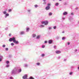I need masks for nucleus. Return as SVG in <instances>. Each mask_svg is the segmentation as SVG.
Returning a JSON list of instances; mask_svg holds the SVG:
<instances>
[{
  "mask_svg": "<svg viewBox=\"0 0 79 79\" xmlns=\"http://www.w3.org/2000/svg\"><path fill=\"white\" fill-rule=\"evenodd\" d=\"M77 9H78V8L77 7H76L75 8V10H77Z\"/></svg>",
  "mask_w": 79,
  "mask_h": 79,
  "instance_id": "53",
  "label": "nucleus"
},
{
  "mask_svg": "<svg viewBox=\"0 0 79 79\" xmlns=\"http://www.w3.org/2000/svg\"><path fill=\"white\" fill-rule=\"evenodd\" d=\"M18 72V67H15L11 71V75H15L16 73Z\"/></svg>",
  "mask_w": 79,
  "mask_h": 79,
  "instance_id": "2",
  "label": "nucleus"
},
{
  "mask_svg": "<svg viewBox=\"0 0 79 79\" xmlns=\"http://www.w3.org/2000/svg\"><path fill=\"white\" fill-rule=\"evenodd\" d=\"M62 40H64L65 39V37H63L62 38Z\"/></svg>",
  "mask_w": 79,
  "mask_h": 79,
  "instance_id": "33",
  "label": "nucleus"
},
{
  "mask_svg": "<svg viewBox=\"0 0 79 79\" xmlns=\"http://www.w3.org/2000/svg\"><path fill=\"white\" fill-rule=\"evenodd\" d=\"M44 25H41L40 26V28L44 27Z\"/></svg>",
  "mask_w": 79,
  "mask_h": 79,
  "instance_id": "16",
  "label": "nucleus"
},
{
  "mask_svg": "<svg viewBox=\"0 0 79 79\" xmlns=\"http://www.w3.org/2000/svg\"><path fill=\"white\" fill-rule=\"evenodd\" d=\"M50 6V3H48V6Z\"/></svg>",
  "mask_w": 79,
  "mask_h": 79,
  "instance_id": "42",
  "label": "nucleus"
},
{
  "mask_svg": "<svg viewBox=\"0 0 79 79\" xmlns=\"http://www.w3.org/2000/svg\"><path fill=\"white\" fill-rule=\"evenodd\" d=\"M77 69H78V70H79V66H78V67H77Z\"/></svg>",
  "mask_w": 79,
  "mask_h": 79,
  "instance_id": "56",
  "label": "nucleus"
},
{
  "mask_svg": "<svg viewBox=\"0 0 79 79\" xmlns=\"http://www.w3.org/2000/svg\"><path fill=\"white\" fill-rule=\"evenodd\" d=\"M42 48H45V45L42 46Z\"/></svg>",
  "mask_w": 79,
  "mask_h": 79,
  "instance_id": "45",
  "label": "nucleus"
},
{
  "mask_svg": "<svg viewBox=\"0 0 79 79\" xmlns=\"http://www.w3.org/2000/svg\"><path fill=\"white\" fill-rule=\"evenodd\" d=\"M53 28L54 29H56V26H54Z\"/></svg>",
  "mask_w": 79,
  "mask_h": 79,
  "instance_id": "28",
  "label": "nucleus"
},
{
  "mask_svg": "<svg viewBox=\"0 0 79 79\" xmlns=\"http://www.w3.org/2000/svg\"><path fill=\"white\" fill-rule=\"evenodd\" d=\"M44 43L45 44H47V41H45Z\"/></svg>",
  "mask_w": 79,
  "mask_h": 79,
  "instance_id": "44",
  "label": "nucleus"
},
{
  "mask_svg": "<svg viewBox=\"0 0 79 79\" xmlns=\"http://www.w3.org/2000/svg\"><path fill=\"white\" fill-rule=\"evenodd\" d=\"M25 60H26V59H25Z\"/></svg>",
  "mask_w": 79,
  "mask_h": 79,
  "instance_id": "60",
  "label": "nucleus"
},
{
  "mask_svg": "<svg viewBox=\"0 0 79 79\" xmlns=\"http://www.w3.org/2000/svg\"><path fill=\"white\" fill-rule=\"evenodd\" d=\"M9 58H11L12 57V55H10L9 56Z\"/></svg>",
  "mask_w": 79,
  "mask_h": 79,
  "instance_id": "32",
  "label": "nucleus"
},
{
  "mask_svg": "<svg viewBox=\"0 0 79 79\" xmlns=\"http://www.w3.org/2000/svg\"><path fill=\"white\" fill-rule=\"evenodd\" d=\"M22 71V70L21 69H19L18 70V73H21Z\"/></svg>",
  "mask_w": 79,
  "mask_h": 79,
  "instance_id": "15",
  "label": "nucleus"
},
{
  "mask_svg": "<svg viewBox=\"0 0 79 79\" xmlns=\"http://www.w3.org/2000/svg\"><path fill=\"white\" fill-rule=\"evenodd\" d=\"M6 63L7 64H9L10 63V61L8 60H7L6 61Z\"/></svg>",
  "mask_w": 79,
  "mask_h": 79,
  "instance_id": "26",
  "label": "nucleus"
},
{
  "mask_svg": "<svg viewBox=\"0 0 79 79\" xmlns=\"http://www.w3.org/2000/svg\"><path fill=\"white\" fill-rule=\"evenodd\" d=\"M48 15L49 16H52V13L50 12L49 13Z\"/></svg>",
  "mask_w": 79,
  "mask_h": 79,
  "instance_id": "19",
  "label": "nucleus"
},
{
  "mask_svg": "<svg viewBox=\"0 0 79 79\" xmlns=\"http://www.w3.org/2000/svg\"><path fill=\"white\" fill-rule=\"evenodd\" d=\"M3 14H4V15H6V11H4L3 12Z\"/></svg>",
  "mask_w": 79,
  "mask_h": 79,
  "instance_id": "20",
  "label": "nucleus"
},
{
  "mask_svg": "<svg viewBox=\"0 0 79 79\" xmlns=\"http://www.w3.org/2000/svg\"><path fill=\"white\" fill-rule=\"evenodd\" d=\"M68 45H70V43H69V42H68Z\"/></svg>",
  "mask_w": 79,
  "mask_h": 79,
  "instance_id": "50",
  "label": "nucleus"
},
{
  "mask_svg": "<svg viewBox=\"0 0 79 79\" xmlns=\"http://www.w3.org/2000/svg\"><path fill=\"white\" fill-rule=\"evenodd\" d=\"M64 61H66V59H64Z\"/></svg>",
  "mask_w": 79,
  "mask_h": 79,
  "instance_id": "47",
  "label": "nucleus"
},
{
  "mask_svg": "<svg viewBox=\"0 0 79 79\" xmlns=\"http://www.w3.org/2000/svg\"><path fill=\"white\" fill-rule=\"evenodd\" d=\"M6 46V45H5L3 44L2 45V47L5 48V47Z\"/></svg>",
  "mask_w": 79,
  "mask_h": 79,
  "instance_id": "40",
  "label": "nucleus"
},
{
  "mask_svg": "<svg viewBox=\"0 0 79 79\" xmlns=\"http://www.w3.org/2000/svg\"><path fill=\"white\" fill-rule=\"evenodd\" d=\"M63 15H68V12H65L63 13Z\"/></svg>",
  "mask_w": 79,
  "mask_h": 79,
  "instance_id": "12",
  "label": "nucleus"
},
{
  "mask_svg": "<svg viewBox=\"0 0 79 79\" xmlns=\"http://www.w3.org/2000/svg\"><path fill=\"white\" fill-rule=\"evenodd\" d=\"M30 79H34V78L33 77H30Z\"/></svg>",
  "mask_w": 79,
  "mask_h": 79,
  "instance_id": "39",
  "label": "nucleus"
},
{
  "mask_svg": "<svg viewBox=\"0 0 79 79\" xmlns=\"http://www.w3.org/2000/svg\"><path fill=\"white\" fill-rule=\"evenodd\" d=\"M36 65L38 66H39L40 64V63H37L36 64Z\"/></svg>",
  "mask_w": 79,
  "mask_h": 79,
  "instance_id": "25",
  "label": "nucleus"
},
{
  "mask_svg": "<svg viewBox=\"0 0 79 79\" xmlns=\"http://www.w3.org/2000/svg\"><path fill=\"white\" fill-rule=\"evenodd\" d=\"M48 30H51V29H52V27H48Z\"/></svg>",
  "mask_w": 79,
  "mask_h": 79,
  "instance_id": "29",
  "label": "nucleus"
},
{
  "mask_svg": "<svg viewBox=\"0 0 79 79\" xmlns=\"http://www.w3.org/2000/svg\"><path fill=\"white\" fill-rule=\"evenodd\" d=\"M56 39H57V40H58V39H60V37L58 36H57L56 37Z\"/></svg>",
  "mask_w": 79,
  "mask_h": 79,
  "instance_id": "21",
  "label": "nucleus"
},
{
  "mask_svg": "<svg viewBox=\"0 0 79 79\" xmlns=\"http://www.w3.org/2000/svg\"><path fill=\"white\" fill-rule=\"evenodd\" d=\"M77 49H75L74 50L75 52H77Z\"/></svg>",
  "mask_w": 79,
  "mask_h": 79,
  "instance_id": "48",
  "label": "nucleus"
},
{
  "mask_svg": "<svg viewBox=\"0 0 79 79\" xmlns=\"http://www.w3.org/2000/svg\"><path fill=\"white\" fill-rule=\"evenodd\" d=\"M3 56H0V62H1L2 61V60H3Z\"/></svg>",
  "mask_w": 79,
  "mask_h": 79,
  "instance_id": "7",
  "label": "nucleus"
},
{
  "mask_svg": "<svg viewBox=\"0 0 79 79\" xmlns=\"http://www.w3.org/2000/svg\"><path fill=\"white\" fill-rule=\"evenodd\" d=\"M27 79H28V78H27Z\"/></svg>",
  "mask_w": 79,
  "mask_h": 79,
  "instance_id": "59",
  "label": "nucleus"
},
{
  "mask_svg": "<svg viewBox=\"0 0 79 79\" xmlns=\"http://www.w3.org/2000/svg\"><path fill=\"white\" fill-rule=\"evenodd\" d=\"M55 5L56 6H58V5H59V3L58 2H57L55 4Z\"/></svg>",
  "mask_w": 79,
  "mask_h": 79,
  "instance_id": "22",
  "label": "nucleus"
},
{
  "mask_svg": "<svg viewBox=\"0 0 79 79\" xmlns=\"http://www.w3.org/2000/svg\"><path fill=\"white\" fill-rule=\"evenodd\" d=\"M10 66V65L9 64H7L6 66V68H8Z\"/></svg>",
  "mask_w": 79,
  "mask_h": 79,
  "instance_id": "34",
  "label": "nucleus"
},
{
  "mask_svg": "<svg viewBox=\"0 0 79 79\" xmlns=\"http://www.w3.org/2000/svg\"><path fill=\"white\" fill-rule=\"evenodd\" d=\"M62 33H64V31H63L62 32Z\"/></svg>",
  "mask_w": 79,
  "mask_h": 79,
  "instance_id": "55",
  "label": "nucleus"
},
{
  "mask_svg": "<svg viewBox=\"0 0 79 79\" xmlns=\"http://www.w3.org/2000/svg\"><path fill=\"white\" fill-rule=\"evenodd\" d=\"M8 11V12H11V11H12V9H9Z\"/></svg>",
  "mask_w": 79,
  "mask_h": 79,
  "instance_id": "24",
  "label": "nucleus"
},
{
  "mask_svg": "<svg viewBox=\"0 0 79 79\" xmlns=\"http://www.w3.org/2000/svg\"><path fill=\"white\" fill-rule=\"evenodd\" d=\"M53 42V40H48V43L49 44H52Z\"/></svg>",
  "mask_w": 79,
  "mask_h": 79,
  "instance_id": "6",
  "label": "nucleus"
},
{
  "mask_svg": "<svg viewBox=\"0 0 79 79\" xmlns=\"http://www.w3.org/2000/svg\"><path fill=\"white\" fill-rule=\"evenodd\" d=\"M40 38V35H38L36 37V39H39Z\"/></svg>",
  "mask_w": 79,
  "mask_h": 79,
  "instance_id": "14",
  "label": "nucleus"
},
{
  "mask_svg": "<svg viewBox=\"0 0 79 79\" xmlns=\"http://www.w3.org/2000/svg\"><path fill=\"white\" fill-rule=\"evenodd\" d=\"M78 24H79V21H78Z\"/></svg>",
  "mask_w": 79,
  "mask_h": 79,
  "instance_id": "58",
  "label": "nucleus"
},
{
  "mask_svg": "<svg viewBox=\"0 0 79 79\" xmlns=\"http://www.w3.org/2000/svg\"><path fill=\"white\" fill-rule=\"evenodd\" d=\"M28 66V65L27 64H24V67H27Z\"/></svg>",
  "mask_w": 79,
  "mask_h": 79,
  "instance_id": "23",
  "label": "nucleus"
},
{
  "mask_svg": "<svg viewBox=\"0 0 79 79\" xmlns=\"http://www.w3.org/2000/svg\"><path fill=\"white\" fill-rule=\"evenodd\" d=\"M41 56L42 57H44V56H45V54H42L41 55Z\"/></svg>",
  "mask_w": 79,
  "mask_h": 79,
  "instance_id": "18",
  "label": "nucleus"
},
{
  "mask_svg": "<svg viewBox=\"0 0 79 79\" xmlns=\"http://www.w3.org/2000/svg\"><path fill=\"white\" fill-rule=\"evenodd\" d=\"M15 45V44H14V43H12L11 44V45L12 46H13V45Z\"/></svg>",
  "mask_w": 79,
  "mask_h": 79,
  "instance_id": "35",
  "label": "nucleus"
},
{
  "mask_svg": "<svg viewBox=\"0 0 79 79\" xmlns=\"http://www.w3.org/2000/svg\"><path fill=\"white\" fill-rule=\"evenodd\" d=\"M64 5H68V3L67 2H64Z\"/></svg>",
  "mask_w": 79,
  "mask_h": 79,
  "instance_id": "30",
  "label": "nucleus"
},
{
  "mask_svg": "<svg viewBox=\"0 0 79 79\" xmlns=\"http://www.w3.org/2000/svg\"><path fill=\"white\" fill-rule=\"evenodd\" d=\"M25 32L24 31H22L20 32V35H23V34H24Z\"/></svg>",
  "mask_w": 79,
  "mask_h": 79,
  "instance_id": "8",
  "label": "nucleus"
},
{
  "mask_svg": "<svg viewBox=\"0 0 79 79\" xmlns=\"http://www.w3.org/2000/svg\"><path fill=\"white\" fill-rule=\"evenodd\" d=\"M29 29H30V28H29L27 27L26 28V32H29Z\"/></svg>",
  "mask_w": 79,
  "mask_h": 79,
  "instance_id": "11",
  "label": "nucleus"
},
{
  "mask_svg": "<svg viewBox=\"0 0 79 79\" xmlns=\"http://www.w3.org/2000/svg\"><path fill=\"white\" fill-rule=\"evenodd\" d=\"M31 10H27V11L28 12L29 14H31Z\"/></svg>",
  "mask_w": 79,
  "mask_h": 79,
  "instance_id": "13",
  "label": "nucleus"
},
{
  "mask_svg": "<svg viewBox=\"0 0 79 79\" xmlns=\"http://www.w3.org/2000/svg\"><path fill=\"white\" fill-rule=\"evenodd\" d=\"M59 1H62V0H59Z\"/></svg>",
  "mask_w": 79,
  "mask_h": 79,
  "instance_id": "57",
  "label": "nucleus"
},
{
  "mask_svg": "<svg viewBox=\"0 0 79 79\" xmlns=\"http://www.w3.org/2000/svg\"><path fill=\"white\" fill-rule=\"evenodd\" d=\"M50 9V6H47L45 7V9L46 10H49Z\"/></svg>",
  "mask_w": 79,
  "mask_h": 79,
  "instance_id": "5",
  "label": "nucleus"
},
{
  "mask_svg": "<svg viewBox=\"0 0 79 79\" xmlns=\"http://www.w3.org/2000/svg\"><path fill=\"white\" fill-rule=\"evenodd\" d=\"M35 34H33V37H35Z\"/></svg>",
  "mask_w": 79,
  "mask_h": 79,
  "instance_id": "37",
  "label": "nucleus"
},
{
  "mask_svg": "<svg viewBox=\"0 0 79 79\" xmlns=\"http://www.w3.org/2000/svg\"><path fill=\"white\" fill-rule=\"evenodd\" d=\"M48 23V22L47 21H45V22L44 23V24L45 25H47Z\"/></svg>",
  "mask_w": 79,
  "mask_h": 79,
  "instance_id": "10",
  "label": "nucleus"
},
{
  "mask_svg": "<svg viewBox=\"0 0 79 79\" xmlns=\"http://www.w3.org/2000/svg\"><path fill=\"white\" fill-rule=\"evenodd\" d=\"M9 14L7 13L5 14V18H7V16H9Z\"/></svg>",
  "mask_w": 79,
  "mask_h": 79,
  "instance_id": "9",
  "label": "nucleus"
},
{
  "mask_svg": "<svg viewBox=\"0 0 79 79\" xmlns=\"http://www.w3.org/2000/svg\"><path fill=\"white\" fill-rule=\"evenodd\" d=\"M43 1H44V2H46V0H43Z\"/></svg>",
  "mask_w": 79,
  "mask_h": 79,
  "instance_id": "52",
  "label": "nucleus"
},
{
  "mask_svg": "<svg viewBox=\"0 0 79 79\" xmlns=\"http://www.w3.org/2000/svg\"><path fill=\"white\" fill-rule=\"evenodd\" d=\"M9 36H11V33H10L9 35Z\"/></svg>",
  "mask_w": 79,
  "mask_h": 79,
  "instance_id": "49",
  "label": "nucleus"
},
{
  "mask_svg": "<svg viewBox=\"0 0 79 79\" xmlns=\"http://www.w3.org/2000/svg\"><path fill=\"white\" fill-rule=\"evenodd\" d=\"M65 19V18H64V17H63L62 18V19Z\"/></svg>",
  "mask_w": 79,
  "mask_h": 79,
  "instance_id": "54",
  "label": "nucleus"
},
{
  "mask_svg": "<svg viewBox=\"0 0 79 79\" xmlns=\"http://www.w3.org/2000/svg\"><path fill=\"white\" fill-rule=\"evenodd\" d=\"M35 8H37V7H38V5H37L36 4L35 5Z\"/></svg>",
  "mask_w": 79,
  "mask_h": 79,
  "instance_id": "27",
  "label": "nucleus"
},
{
  "mask_svg": "<svg viewBox=\"0 0 79 79\" xmlns=\"http://www.w3.org/2000/svg\"><path fill=\"white\" fill-rule=\"evenodd\" d=\"M54 48L55 49L56 48V46H54Z\"/></svg>",
  "mask_w": 79,
  "mask_h": 79,
  "instance_id": "46",
  "label": "nucleus"
},
{
  "mask_svg": "<svg viewBox=\"0 0 79 79\" xmlns=\"http://www.w3.org/2000/svg\"><path fill=\"white\" fill-rule=\"evenodd\" d=\"M43 4H44V5H46V4H47V2H44Z\"/></svg>",
  "mask_w": 79,
  "mask_h": 79,
  "instance_id": "41",
  "label": "nucleus"
},
{
  "mask_svg": "<svg viewBox=\"0 0 79 79\" xmlns=\"http://www.w3.org/2000/svg\"><path fill=\"white\" fill-rule=\"evenodd\" d=\"M55 53H56V54H60L61 53V51L59 50H56L55 51Z\"/></svg>",
  "mask_w": 79,
  "mask_h": 79,
  "instance_id": "4",
  "label": "nucleus"
},
{
  "mask_svg": "<svg viewBox=\"0 0 79 79\" xmlns=\"http://www.w3.org/2000/svg\"><path fill=\"white\" fill-rule=\"evenodd\" d=\"M9 41L10 42H12L13 41V43H14L15 44H19V41L16 40V38L14 37L10 38L9 39Z\"/></svg>",
  "mask_w": 79,
  "mask_h": 79,
  "instance_id": "1",
  "label": "nucleus"
},
{
  "mask_svg": "<svg viewBox=\"0 0 79 79\" xmlns=\"http://www.w3.org/2000/svg\"><path fill=\"white\" fill-rule=\"evenodd\" d=\"M45 21H42L41 22V24H45Z\"/></svg>",
  "mask_w": 79,
  "mask_h": 79,
  "instance_id": "31",
  "label": "nucleus"
},
{
  "mask_svg": "<svg viewBox=\"0 0 79 79\" xmlns=\"http://www.w3.org/2000/svg\"><path fill=\"white\" fill-rule=\"evenodd\" d=\"M27 75L25 74L24 75V76L23 77V79H27Z\"/></svg>",
  "mask_w": 79,
  "mask_h": 79,
  "instance_id": "3",
  "label": "nucleus"
},
{
  "mask_svg": "<svg viewBox=\"0 0 79 79\" xmlns=\"http://www.w3.org/2000/svg\"><path fill=\"white\" fill-rule=\"evenodd\" d=\"M8 28L6 27V28H5V30H6V31H7V30H8Z\"/></svg>",
  "mask_w": 79,
  "mask_h": 79,
  "instance_id": "43",
  "label": "nucleus"
},
{
  "mask_svg": "<svg viewBox=\"0 0 79 79\" xmlns=\"http://www.w3.org/2000/svg\"><path fill=\"white\" fill-rule=\"evenodd\" d=\"M73 72H71L69 73V75H73Z\"/></svg>",
  "mask_w": 79,
  "mask_h": 79,
  "instance_id": "17",
  "label": "nucleus"
},
{
  "mask_svg": "<svg viewBox=\"0 0 79 79\" xmlns=\"http://www.w3.org/2000/svg\"><path fill=\"white\" fill-rule=\"evenodd\" d=\"M71 15H72V16H73V15H74V13H73V12L71 13Z\"/></svg>",
  "mask_w": 79,
  "mask_h": 79,
  "instance_id": "38",
  "label": "nucleus"
},
{
  "mask_svg": "<svg viewBox=\"0 0 79 79\" xmlns=\"http://www.w3.org/2000/svg\"><path fill=\"white\" fill-rule=\"evenodd\" d=\"M61 58V57H60V56H59L58 57V59H60V58Z\"/></svg>",
  "mask_w": 79,
  "mask_h": 79,
  "instance_id": "51",
  "label": "nucleus"
},
{
  "mask_svg": "<svg viewBox=\"0 0 79 79\" xmlns=\"http://www.w3.org/2000/svg\"><path fill=\"white\" fill-rule=\"evenodd\" d=\"M5 50L6 51H8V48H5Z\"/></svg>",
  "mask_w": 79,
  "mask_h": 79,
  "instance_id": "36",
  "label": "nucleus"
}]
</instances>
